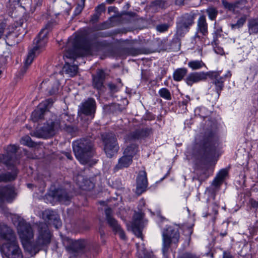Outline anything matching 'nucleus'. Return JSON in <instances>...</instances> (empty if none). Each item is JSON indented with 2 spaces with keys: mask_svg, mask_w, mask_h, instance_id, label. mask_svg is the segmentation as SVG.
<instances>
[{
  "mask_svg": "<svg viewBox=\"0 0 258 258\" xmlns=\"http://www.w3.org/2000/svg\"><path fill=\"white\" fill-rule=\"evenodd\" d=\"M219 145V137L215 132L210 130L205 132L194 153L195 169L203 171L198 176L199 180H205L209 177L208 166L212 161Z\"/></svg>",
  "mask_w": 258,
  "mask_h": 258,
  "instance_id": "1",
  "label": "nucleus"
},
{
  "mask_svg": "<svg viewBox=\"0 0 258 258\" xmlns=\"http://www.w3.org/2000/svg\"><path fill=\"white\" fill-rule=\"evenodd\" d=\"M76 158L84 165L87 164L94 156V141L91 137L82 138L72 143Z\"/></svg>",
  "mask_w": 258,
  "mask_h": 258,
  "instance_id": "2",
  "label": "nucleus"
},
{
  "mask_svg": "<svg viewBox=\"0 0 258 258\" xmlns=\"http://www.w3.org/2000/svg\"><path fill=\"white\" fill-rule=\"evenodd\" d=\"M39 235L35 243L24 242L25 248L31 253L35 255L41 250L42 247L50 243L51 234L48 225L45 222H39L37 224Z\"/></svg>",
  "mask_w": 258,
  "mask_h": 258,
  "instance_id": "3",
  "label": "nucleus"
},
{
  "mask_svg": "<svg viewBox=\"0 0 258 258\" xmlns=\"http://www.w3.org/2000/svg\"><path fill=\"white\" fill-rule=\"evenodd\" d=\"M48 32L49 30L47 29V25H46V27L41 30L37 37L34 40V43L35 44V46L29 51L25 60L24 68L25 70L33 62L36 56V53H39V50L47 43Z\"/></svg>",
  "mask_w": 258,
  "mask_h": 258,
  "instance_id": "4",
  "label": "nucleus"
},
{
  "mask_svg": "<svg viewBox=\"0 0 258 258\" xmlns=\"http://www.w3.org/2000/svg\"><path fill=\"white\" fill-rule=\"evenodd\" d=\"M61 129L59 117L56 114H51L43 126L36 132L38 138L47 139L53 136L55 133Z\"/></svg>",
  "mask_w": 258,
  "mask_h": 258,
  "instance_id": "5",
  "label": "nucleus"
},
{
  "mask_svg": "<svg viewBox=\"0 0 258 258\" xmlns=\"http://www.w3.org/2000/svg\"><path fill=\"white\" fill-rule=\"evenodd\" d=\"M81 50L86 54H91V47L90 41L85 37L77 36L73 42V48H69L66 52L65 55L69 58L75 59L78 56L77 51Z\"/></svg>",
  "mask_w": 258,
  "mask_h": 258,
  "instance_id": "6",
  "label": "nucleus"
},
{
  "mask_svg": "<svg viewBox=\"0 0 258 258\" xmlns=\"http://www.w3.org/2000/svg\"><path fill=\"white\" fill-rule=\"evenodd\" d=\"M103 151L108 158H113L117 154L119 146L116 135L113 133H104L101 135Z\"/></svg>",
  "mask_w": 258,
  "mask_h": 258,
  "instance_id": "7",
  "label": "nucleus"
},
{
  "mask_svg": "<svg viewBox=\"0 0 258 258\" xmlns=\"http://www.w3.org/2000/svg\"><path fill=\"white\" fill-rule=\"evenodd\" d=\"M196 14L194 13H185L178 18L176 23V35L177 38L183 37L194 24Z\"/></svg>",
  "mask_w": 258,
  "mask_h": 258,
  "instance_id": "8",
  "label": "nucleus"
},
{
  "mask_svg": "<svg viewBox=\"0 0 258 258\" xmlns=\"http://www.w3.org/2000/svg\"><path fill=\"white\" fill-rule=\"evenodd\" d=\"M162 252L164 256L167 253L172 243H177L180 237V233L177 228L169 226L164 229L162 232Z\"/></svg>",
  "mask_w": 258,
  "mask_h": 258,
  "instance_id": "9",
  "label": "nucleus"
},
{
  "mask_svg": "<svg viewBox=\"0 0 258 258\" xmlns=\"http://www.w3.org/2000/svg\"><path fill=\"white\" fill-rule=\"evenodd\" d=\"M19 147L16 145H10L6 148L4 154H0V162L5 166L17 165L19 163L17 153Z\"/></svg>",
  "mask_w": 258,
  "mask_h": 258,
  "instance_id": "10",
  "label": "nucleus"
},
{
  "mask_svg": "<svg viewBox=\"0 0 258 258\" xmlns=\"http://www.w3.org/2000/svg\"><path fill=\"white\" fill-rule=\"evenodd\" d=\"M105 215L106 223L112 229L113 233L114 234L118 233L121 239H126L124 230L118 223L117 220L113 216V211L111 208L108 207L105 210Z\"/></svg>",
  "mask_w": 258,
  "mask_h": 258,
  "instance_id": "11",
  "label": "nucleus"
},
{
  "mask_svg": "<svg viewBox=\"0 0 258 258\" xmlns=\"http://www.w3.org/2000/svg\"><path fill=\"white\" fill-rule=\"evenodd\" d=\"M54 103L52 98H48L40 103L31 113V119L33 122H38L43 119L46 112L51 107Z\"/></svg>",
  "mask_w": 258,
  "mask_h": 258,
  "instance_id": "12",
  "label": "nucleus"
},
{
  "mask_svg": "<svg viewBox=\"0 0 258 258\" xmlns=\"http://www.w3.org/2000/svg\"><path fill=\"white\" fill-rule=\"evenodd\" d=\"M17 230L23 244H24V242H28L33 238L34 233L31 225L25 220L19 221Z\"/></svg>",
  "mask_w": 258,
  "mask_h": 258,
  "instance_id": "13",
  "label": "nucleus"
},
{
  "mask_svg": "<svg viewBox=\"0 0 258 258\" xmlns=\"http://www.w3.org/2000/svg\"><path fill=\"white\" fill-rule=\"evenodd\" d=\"M68 242L69 244L66 248L70 253L73 254L75 256H77L85 253L87 241L85 239H70L68 240Z\"/></svg>",
  "mask_w": 258,
  "mask_h": 258,
  "instance_id": "14",
  "label": "nucleus"
},
{
  "mask_svg": "<svg viewBox=\"0 0 258 258\" xmlns=\"http://www.w3.org/2000/svg\"><path fill=\"white\" fill-rule=\"evenodd\" d=\"M96 109V103L93 98L89 97L83 102L78 108V115L94 116Z\"/></svg>",
  "mask_w": 258,
  "mask_h": 258,
  "instance_id": "15",
  "label": "nucleus"
},
{
  "mask_svg": "<svg viewBox=\"0 0 258 258\" xmlns=\"http://www.w3.org/2000/svg\"><path fill=\"white\" fill-rule=\"evenodd\" d=\"M145 213L142 211H135L131 223V228L133 233L138 237L142 236V231L144 228L143 219Z\"/></svg>",
  "mask_w": 258,
  "mask_h": 258,
  "instance_id": "16",
  "label": "nucleus"
},
{
  "mask_svg": "<svg viewBox=\"0 0 258 258\" xmlns=\"http://www.w3.org/2000/svg\"><path fill=\"white\" fill-rule=\"evenodd\" d=\"M106 74L102 69H97L95 74L92 75V85L94 89L99 92H104L105 87L104 83L106 79Z\"/></svg>",
  "mask_w": 258,
  "mask_h": 258,
  "instance_id": "17",
  "label": "nucleus"
},
{
  "mask_svg": "<svg viewBox=\"0 0 258 258\" xmlns=\"http://www.w3.org/2000/svg\"><path fill=\"white\" fill-rule=\"evenodd\" d=\"M43 219L49 224H52L56 229L61 226L62 223L58 213L50 209L45 210L42 214Z\"/></svg>",
  "mask_w": 258,
  "mask_h": 258,
  "instance_id": "18",
  "label": "nucleus"
},
{
  "mask_svg": "<svg viewBox=\"0 0 258 258\" xmlns=\"http://www.w3.org/2000/svg\"><path fill=\"white\" fill-rule=\"evenodd\" d=\"M48 196L60 203H69L71 200V197L64 188H57L50 190Z\"/></svg>",
  "mask_w": 258,
  "mask_h": 258,
  "instance_id": "19",
  "label": "nucleus"
},
{
  "mask_svg": "<svg viewBox=\"0 0 258 258\" xmlns=\"http://www.w3.org/2000/svg\"><path fill=\"white\" fill-rule=\"evenodd\" d=\"M148 186L147 173L145 170H141L137 176L136 194L141 195L146 191Z\"/></svg>",
  "mask_w": 258,
  "mask_h": 258,
  "instance_id": "20",
  "label": "nucleus"
},
{
  "mask_svg": "<svg viewBox=\"0 0 258 258\" xmlns=\"http://www.w3.org/2000/svg\"><path fill=\"white\" fill-rule=\"evenodd\" d=\"M208 77H209L211 79L213 80L212 83L215 85V90L218 96H219L221 92L223 89L224 85V83L226 80V75L224 76H220L219 72H208Z\"/></svg>",
  "mask_w": 258,
  "mask_h": 258,
  "instance_id": "21",
  "label": "nucleus"
},
{
  "mask_svg": "<svg viewBox=\"0 0 258 258\" xmlns=\"http://www.w3.org/2000/svg\"><path fill=\"white\" fill-rule=\"evenodd\" d=\"M208 75H209L208 72H192L186 76L184 79V81L187 85L191 86L195 83L205 81L207 80Z\"/></svg>",
  "mask_w": 258,
  "mask_h": 258,
  "instance_id": "22",
  "label": "nucleus"
},
{
  "mask_svg": "<svg viewBox=\"0 0 258 258\" xmlns=\"http://www.w3.org/2000/svg\"><path fill=\"white\" fill-rule=\"evenodd\" d=\"M6 166L11 172L0 173V182L7 183L14 181L17 178L19 173V170L16 165H10Z\"/></svg>",
  "mask_w": 258,
  "mask_h": 258,
  "instance_id": "23",
  "label": "nucleus"
},
{
  "mask_svg": "<svg viewBox=\"0 0 258 258\" xmlns=\"http://www.w3.org/2000/svg\"><path fill=\"white\" fill-rule=\"evenodd\" d=\"M15 196L14 186L6 185L0 187V200H6L8 202H11Z\"/></svg>",
  "mask_w": 258,
  "mask_h": 258,
  "instance_id": "24",
  "label": "nucleus"
},
{
  "mask_svg": "<svg viewBox=\"0 0 258 258\" xmlns=\"http://www.w3.org/2000/svg\"><path fill=\"white\" fill-rule=\"evenodd\" d=\"M13 229L4 223H0V240L7 241L16 238Z\"/></svg>",
  "mask_w": 258,
  "mask_h": 258,
  "instance_id": "25",
  "label": "nucleus"
},
{
  "mask_svg": "<svg viewBox=\"0 0 258 258\" xmlns=\"http://www.w3.org/2000/svg\"><path fill=\"white\" fill-rule=\"evenodd\" d=\"M132 163L133 159L123 154V155L118 159V163L114 167L113 171L114 172H116L119 170L128 168Z\"/></svg>",
  "mask_w": 258,
  "mask_h": 258,
  "instance_id": "26",
  "label": "nucleus"
},
{
  "mask_svg": "<svg viewBox=\"0 0 258 258\" xmlns=\"http://www.w3.org/2000/svg\"><path fill=\"white\" fill-rule=\"evenodd\" d=\"M210 194L209 198L207 199V202H209L211 200L213 202L209 206L211 207L213 213H207L204 216L208 217V215L213 214L214 215H217L218 214V210L219 208V204L218 202L215 201L216 198V191L214 189H212L209 191Z\"/></svg>",
  "mask_w": 258,
  "mask_h": 258,
  "instance_id": "27",
  "label": "nucleus"
},
{
  "mask_svg": "<svg viewBox=\"0 0 258 258\" xmlns=\"http://www.w3.org/2000/svg\"><path fill=\"white\" fill-rule=\"evenodd\" d=\"M18 244L16 238L14 239L6 241L1 247V250L3 254L7 257L9 254L10 251L13 249L12 247H15Z\"/></svg>",
  "mask_w": 258,
  "mask_h": 258,
  "instance_id": "28",
  "label": "nucleus"
},
{
  "mask_svg": "<svg viewBox=\"0 0 258 258\" xmlns=\"http://www.w3.org/2000/svg\"><path fill=\"white\" fill-rule=\"evenodd\" d=\"M197 30L199 32L206 36L208 34V23L206 21V16L202 15L200 16L197 23Z\"/></svg>",
  "mask_w": 258,
  "mask_h": 258,
  "instance_id": "29",
  "label": "nucleus"
},
{
  "mask_svg": "<svg viewBox=\"0 0 258 258\" xmlns=\"http://www.w3.org/2000/svg\"><path fill=\"white\" fill-rule=\"evenodd\" d=\"M139 151V145L136 143L130 144L124 149L123 154L130 157L132 159Z\"/></svg>",
  "mask_w": 258,
  "mask_h": 258,
  "instance_id": "30",
  "label": "nucleus"
},
{
  "mask_svg": "<svg viewBox=\"0 0 258 258\" xmlns=\"http://www.w3.org/2000/svg\"><path fill=\"white\" fill-rule=\"evenodd\" d=\"M221 2L223 7L225 9H227L229 11H234L236 8L239 7L238 5L239 4H242L244 5L246 3L247 1L246 0H241L237 1L235 3H230L226 0H221Z\"/></svg>",
  "mask_w": 258,
  "mask_h": 258,
  "instance_id": "31",
  "label": "nucleus"
},
{
  "mask_svg": "<svg viewBox=\"0 0 258 258\" xmlns=\"http://www.w3.org/2000/svg\"><path fill=\"white\" fill-rule=\"evenodd\" d=\"M247 26L249 35L258 34V17L249 19Z\"/></svg>",
  "mask_w": 258,
  "mask_h": 258,
  "instance_id": "32",
  "label": "nucleus"
},
{
  "mask_svg": "<svg viewBox=\"0 0 258 258\" xmlns=\"http://www.w3.org/2000/svg\"><path fill=\"white\" fill-rule=\"evenodd\" d=\"M58 117H59L61 128L62 126H64V125L66 126L68 124L72 123L74 120V117L67 113H63L59 116H58Z\"/></svg>",
  "mask_w": 258,
  "mask_h": 258,
  "instance_id": "33",
  "label": "nucleus"
},
{
  "mask_svg": "<svg viewBox=\"0 0 258 258\" xmlns=\"http://www.w3.org/2000/svg\"><path fill=\"white\" fill-rule=\"evenodd\" d=\"M120 106L121 105L119 104L115 103H112L109 105H105L104 107V110L108 114L117 113L122 111Z\"/></svg>",
  "mask_w": 258,
  "mask_h": 258,
  "instance_id": "34",
  "label": "nucleus"
},
{
  "mask_svg": "<svg viewBox=\"0 0 258 258\" xmlns=\"http://www.w3.org/2000/svg\"><path fill=\"white\" fill-rule=\"evenodd\" d=\"M187 73V70L185 68L177 69L173 73V78L175 81H180L184 78Z\"/></svg>",
  "mask_w": 258,
  "mask_h": 258,
  "instance_id": "35",
  "label": "nucleus"
},
{
  "mask_svg": "<svg viewBox=\"0 0 258 258\" xmlns=\"http://www.w3.org/2000/svg\"><path fill=\"white\" fill-rule=\"evenodd\" d=\"M19 35H17L14 33H9L8 35L6 36V44L10 46H13L18 44L20 41V39H17Z\"/></svg>",
  "mask_w": 258,
  "mask_h": 258,
  "instance_id": "36",
  "label": "nucleus"
},
{
  "mask_svg": "<svg viewBox=\"0 0 258 258\" xmlns=\"http://www.w3.org/2000/svg\"><path fill=\"white\" fill-rule=\"evenodd\" d=\"M63 69L66 73L69 74L71 77L75 76L78 72V66L77 65H71L68 62L65 63Z\"/></svg>",
  "mask_w": 258,
  "mask_h": 258,
  "instance_id": "37",
  "label": "nucleus"
},
{
  "mask_svg": "<svg viewBox=\"0 0 258 258\" xmlns=\"http://www.w3.org/2000/svg\"><path fill=\"white\" fill-rule=\"evenodd\" d=\"M12 250L10 251L9 255L7 256V258H23V255L21 251V248L19 247L18 244L15 247H12Z\"/></svg>",
  "mask_w": 258,
  "mask_h": 258,
  "instance_id": "38",
  "label": "nucleus"
},
{
  "mask_svg": "<svg viewBox=\"0 0 258 258\" xmlns=\"http://www.w3.org/2000/svg\"><path fill=\"white\" fill-rule=\"evenodd\" d=\"M91 47V53L92 49H94L96 51H99L103 48L107 46L108 43L105 40L103 41H96L92 43L90 42Z\"/></svg>",
  "mask_w": 258,
  "mask_h": 258,
  "instance_id": "39",
  "label": "nucleus"
},
{
  "mask_svg": "<svg viewBox=\"0 0 258 258\" xmlns=\"http://www.w3.org/2000/svg\"><path fill=\"white\" fill-rule=\"evenodd\" d=\"M121 52L125 55L136 56L141 53V50L134 47H124L121 49Z\"/></svg>",
  "mask_w": 258,
  "mask_h": 258,
  "instance_id": "40",
  "label": "nucleus"
},
{
  "mask_svg": "<svg viewBox=\"0 0 258 258\" xmlns=\"http://www.w3.org/2000/svg\"><path fill=\"white\" fill-rule=\"evenodd\" d=\"M247 19V16L245 15H242L237 21L235 24H230V25L232 30L239 29L241 28L245 23Z\"/></svg>",
  "mask_w": 258,
  "mask_h": 258,
  "instance_id": "41",
  "label": "nucleus"
},
{
  "mask_svg": "<svg viewBox=\"0 0 258 258\" xmlns=\"http://www.w3.org/2000/svg\"><path fill=\"white\" fill-rule=\"evenodd\" d=\"M166 4V1L165 0H155L150 2L149 7L155 9L158 8L164 9Z\"/></svg>",
  "mask_w": 258,
  "mask_h": 258,
  "instance_id": "42",
  "label": "nucleus"
},
{
  "mask_svg": "<svg viewBox=\"0 0 258 258\" xmlns=\"http://www.w3.org/2000/svg\"><path fill=\"white\" fill-rule=\"evenodd\" d=\"M206 12L209 18L212 21L215 20L218 14L217 9L212 6L209 7L206 9Z\"/></svg>",
  "mask_w": 258,
  "mask_h": 258,
  "instance_id": "43",
  "label": "nucleus"
},
{
  "mask_svg": "<svg viewBox=\"0 0 258 258\" xmlns=\"http://www.w3.org/2000/svg\"><path fill=\"white\" fill-rule=\"evenodd\" d=\"M205 66L202 60H191L188 62V66L192 70H198Z\"/></svg>",
  "mask_w": 258,
  "mask_h": 258,
  "instance_id": "44",
  "label": "nucleus"
},
{
  "mask_svg": "<svg viewBox=\"0 0 258 258\" xmlns=\"http://www.w3.org/2000/svg\"><path fill=\"white\" fill-rule=\"evenodd\" d=\"M159 95L163 98L167 100L171 99V95L169 90L166 88H163L159 91Z\"/></svg>",
  "mask_w": 258,
  "mask_h": 258,
  "instance_id": "45",
  "label": "nucleus"
},
{
  "mask_svg": "<svg viewBox=\"0 0 258 258\" xmlns=\"http://www.w3.org/2000/svg\"><path fill=\"white\" fill-rule=\"evenodd\" d=\"M21 143L24 145L33 147L35 146V143L32 140L31 138L28 135L24 136L21 139Z\"/></svg>",
  "mask_w": 258,
  "mask_h": 258,
  "instance_id": "46",
  "label": "nucleus"
},
{
  "mask_svg": "<svg viewBox=\"0 0 258 258\" xmlns=\"http://www.w3.org/2000/svg\"><path fill=\"white\" fill-rule=\"evenodd\" d=\"M141 139L139 129H136L134 131L131 132L127 136V139L129 141L138 140Z\"/></svg>",
  "mask_w": 258,
  "mask_h": 258,
  "instance_id": "47",
  "label": "nucleus"
},
{
  "mask_svg": "<svg viewBox=\"0 0 258 258\" xmlns=\"http://www.w3.org/2000/svg\"><path fill=\"white\" fill-rule=\"evenodd\" d=\"M111 27H112V26H111V24L110 22H109L108 21H105V22L101 23L98 25H96L94 27V29L95 30L99 31V30H102L109 29Z\"/></svg>",
  "mask_w": 258,
  "mask_h": 258,
  "instance_id": "48",
  "label": "nucleus"
},
{
  "mask_svg": "<svg viewBox=\"0 0 258 258\" xmlns=\"http://www.w3.org/2000/svg\"><path fill=\"white\" fill-rule=\"evenodd\" d=\"M83 184L80 185V187L85 190H90L93 188L94 184L89 180H85L83 182Z\"/></svg>",
  "mask_w": 258,
  "mask_h": 258,
  "instance_id": "49",
  "label": "nucleus"
},
{
  "mask_svg": "<svg viewBox=\"0 0 258 258\" xmlns=\"http://www.w3.org/2000/svg\"><path fill=\"white\" fill-rule=\"evenodd\" d=\"M141 138H145L149 136V135L152 133V128H138Z\"/></svg>",
  "mask_w": 258,
  "mask_h": 258,
  "instance_id": "50",
  "label": "nucleus"
},
{
  "mask_svg": "<svg viewBox=\"0 0 258 258\" xmlns=\"http://www.w3.org/2000/svg\"><path fill=\"white\" fill-rule=\"evenodd\" d=\"M116 32L111 31V32H99L95 34V36L96 38L102 37H112L115 34H116Z\"/></svg>",
  "mask_w": 258,
  "mask_h": 258,
  "instance_id": "51",
  "label": "nucleus"
},
{
  "mask_svg": "<svg viewBox=\"0 0 258 258\" xmlns=\"http://www.w3.org/2000/svg\"><path fill=\"white\" fill-rule=\"evenodd\" d=\"M228 226V223H223L221 225L219 230L218 232H219L220 235L221 237H224L227 235V228Z\"/></svg>",
  "mask_w": 258,
  "mask_h": 258,
  "instance_id": "52",
  "label": "nucleus"
},
{
  "mask_svg": "<svg viewBox=\"0 0 258 258\" xmlns=\"http://www.w3.org/2000/svg\"><path fill=\"white\" fill-rule=\"evenodd\" d=\"M248 230L252 237L256 235L258 231V221H256L253 225H250Z\"/></svg>",
  "mask_w": 258,
  "mask_h": 258,
  "instance_id": "53",
  "label": "nucleus"
},
{
  "mask_svg": "<svg viewBox=\"0 0 258 258\" xmlns=\"http://www.w3.org/2000/svg\"><path fill=\"white\" fill-rule=\"evenodd\" d=\"M170 25L167 23L159 24L156 26V30L160 33L167 31L169 28Z\"/></svg>",
  "mask_w": 258,
  "mask_h": 258,
  "instance_id": "54",
  "label": "nucleus"
},
{
  "mask_svg": "<svg viewBox=\"0 0 258 258\" xmlns=\"http://www.w3.org/2000/svg\"><path fill=\"white\" fill-rule=\"evenodd\" d=\"M43 0H34V6L31 8L30 12L33 13L38 8H40L43 4Z\"/></svg>",
  "mask_w": 258,
  "mask_h": 258,
  "instance_id": "55",
  "label": "nucleus"
},
{
  "mask_svg": "<svg viewBox=\"0 0 258 258\" xmlns=\"http://www.w3.org/2000/svg\"><path fill=\"white\" fill-rule=\"evenodd\" d=\"M59 84L57 82H54L51 86V88L48 91V93L50 95L56 94L58 91Z\"/></svg>",
  "mask_w": 258,
  "mask_h": 258,
  "instance_id": "56",
  "label": "nucleus"
},
{
  "mask_svg": "<svg viewBox=\"0 0 258 258\" xmlns=\"http://www.w3.org/2000/svg\"><path fill=\"white\" fill-rule=\"evenodd\" d=\"M206 110L204 107H198L195 110L196 114H198L201 117L205 119L208 117V116L204 113V111Z\"/></svg>",
  "mask_w": 258,
  "mask_h": 258,
  "instance_id": "57",
  "label": "nucleus"
},
{
  "mask_svg": "<svg viewBox=\"0 0 258 258\" xmlns=\"http://www.w3.org/2000/svg\"><path fill=\"white\" fill-rule=\"evenodd\" d=\"M107 86L111 94H114L118 91V86L111 82L108 83Z\"/></svg>",
  "mask_w": 258,
  "mask_h": 258,
  "instance_id": "58",
  "label": "nucleus"
},
{
  "mask_svg": "<svg viewBox=\"0 0 258 258\" xmlns=\"http://www.w3.org/2000/svg\"><path fill=\"white\" fill-rule=\"evenodd\" d=\"M81 3H82V4L81 5L78 4L75 10L74 15L75 16H78L79 14H80L85 7V3H84V2H81Z\"/></svg>",
  "mask_w": 258,
  "mask_h": 258,
  "instance_id": "59",
  "label": "nucleus"
},
{
  "mask_svg": "<svg viewBox=\"0 0 258 258\" xmlns=\"http://www.w3.org/2000/svg\"><path fill=\"white\" fill-rule=\"evenodd\" d=\"M227 175L228 171L226 169H223L220 170L216 176H217L220 179L224 181L225 177Z\"/></svg>",
  "mask_w": 258,
  "mask_h": 258,
  "instance_id": "60",
  "label": "nucleus"
},
{
  "mask_svg": "<svg viewBox=\"0 0 258 258\" xmlns=\"http://www.w3.org/2000/svg\"><path fill=\"white\" fill-rule=\"evenodd\" d=\"M95 13L101 16L102 13L105 11V6L104 4L99 5L95 8Z\"/></svg>",
  "mask_w": 258,
  "mask_h": 258,
  "instance_id": "61",
  "label": "nucleus"
},
{
  "mask_svg": "<svg viewBox=\"0 0 258 258\" xmlns=\"http://www.w3.org/2000/svg\"><path fill=\"white\" fill-rule=\"evenodd\" d=\"M61 129L64 130L69 133H73L75 132V127L71 123L68 124L66 126H62Z\"/></svg>",
  "mask_w": 258,
  "mask_h": 258,
  "instance_id": "62",
  "label": "nucleus"
},
{
  "mask_svg": "<svg viewBox=\"0 0 258 258\" xmlns=\"http://www.w3.org/2000/svg\"><path fill=\"white\" fill-rule=\"evenodd\" d=\"M100 17V15H99V14L95 13L94 14L91 15L90 22L92 24L96 23L99 21Z\"/></svg>",
  "mask_w": 258,
  "mask_h": 258,
  "instance_id": "63",
  "label": "nucleus"
},
{
  "mask_svg": "<svg viewBox=\"0 0 258 258\" xmlns=\"http://www.w3.org/2000/svg\"><path fill=\"white\" fill-rule=\"evenodd\" d=\"M250 207L257 209L258 208V201L253 199H250L249 201Z\"/></svg>",
  "mask_w": 258,
  "mask_h": 258,
  "instance_id": "64",
  "label": "nucleus"
}]
</instances>
